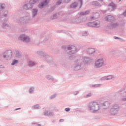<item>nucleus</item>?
Here are the masks:
<instances>
[{
    "mask_svg": "<svg viewBox=\"0 0 126 126\" xmlns=\"http://www.w3.org/2000/svg\"><path fill=\"white\" fill-rule=\"evenodd\" d=\"M71 0H64V2L67 3V2H69V1H70Z\"/></svg>",
    "mask_w": 126,
    "mask_h": 126,
    "instance_id": "nucleus-51",
    "label": "nucleus"
},
{
    "mask_svg": "<svg viewBox=\"0 0 126 126\" xmlns=\"http://www.w3.org/2000/svg\"><path fill=\"white\" fill-rule=\"evenodd\" d=\"M92 96V93H89L86 95H85V98H89Z\"/></svg>",
    "mask_w": 126,
    "mask_h": 126,
    "instance_id": "nucleus-43",
    "label": "nucleus"
},
{
    "mask_svg": "<svg viewBox=\"0 0 126 126\" xmlns=\"http://www.w3.org/2000/svg\"><path fill=\"white\" fill-rule=\"evenodd\" d=\"M64 111H65V112H69V111H70V108L67 107L64 109Z\"/></svg>",
    "mask_w": 126,
    "mask_h": 126,
    "instance_id": "nucleus-48",
    "label": "nucleus"
},
{
    "mask_svg": "<svg viewBox=\"0 0 126 126\" xmlns=\"http://www.w3.org/2000/svg\"><path fill=\"white\" fill-rule=\"evenodd\" d=\"M34 87H31L30 89L29 90V92L30 94H33V93L34 92Z\"/></svg>",
    "mask_w": 126,
    "mask_h": 126,
    "instance_id": "nucleus-35",
    "label": "nucleus"
},
{
    "mask_svg": "<svg viewBox=\"0 0 126 126\" xmlns=\"http://www.w3.org/2000/svg\"><path fill=\"white\" fill-rule=\"evenodd\" d=\"M16 63H18V60L14 59L12 60V63H11V65H15Z\"/></svg>",
    "mask_w": 126,
    "mask_h": 126,
    "instance_id": "nucleus-34",
    "label": "nucleus"
},
{
    "mask_svg": "<svg viewBox=\"0 0 126 126\" xmlns=\"http://www.w3.org/2000/svg\"><path fill=\"white\" fill-rule=\"evenodd\" d=\"M39 0H30L29 2L33 5V4H35L36 2H38Z\"/></svg>",
    "mask_w": 126,
    "mask_h": 126,
    "instance_id": "nucleus-36",
    "label": "nucleus"
},
{
    "mask_svg": "<svg viewBox=\"0 0 126 126\" xmlns=\"http://www.w3.org/2000/svg\"><path fill=\"white\" fill-rule=\"evenodd\" d=\"M107 80H111V79H113L115 78L114 75H108L106 76Z\"/></svg>",
    "mask_w": 126,
    "mask_h": 126,
    "instance_id": "nucleus-38",
    "label": "nucleus"
},
{
    "mask_svg": "<svg viewBox=\"0 0 126 126\" xmlns=\"http://www.w3.org/2000/svg\"><path fill=\"white\" fill-rule=\"evenodd\" d=\"M36 54L38 55L39 56H40V57H43V59L45 58V56H47V53L44 52V51H38L36 52Z\"/></svg>",
    "mask_w": 126,
    "mask_h": 126,
    "instance_id": "nucleus-25",
    "label": "nucleus"
},
{
    "mask_svg": "<svg viewBox=\"0 0 126 126\" xmlns=\"http://www.w3.org/2000/svg\"><path fill=\"white\" fill-rule=\"evenodd\" d=\"M6 5H7V4L0 3V16L1 14L0 11H2V10L5 9V8H6Z\"/></svg>",
    "mask_w": 126,
    "mask_h": 126,
    "instance_id": "nucleus-21",
    "label": "nucleus"
},
{
    "mask_svg": "<svg viewBox=\"0 0 126 126\" xmlns=\"http://www.w3.org/2000/svg\"><path fill=\"white\" fill-rule=\"evenodd\" d=\"M46 41H48V38H45L44 42H46Z\"/></svg>",
    "mask_w": 126,
    "mask_h": 126,
    "instance_id": "nucleus-59",
    "label": "nucleus"
},
{
    "mask_svg": "<svg viewBox=\"0 0 126 126\" xmlns=\"http://www.w3.org/2000/svg\"><path fill=\"white\" fill-rule=\"evenodd\" d=\"M57 95H58V94H57L55 93V94H52V95L50 96L49 98H50L51 100H52V99H55V98H56V97H57Z\"/></svg>",
    "mask_w": 126,
    "mask_h": 126,
    "instance_id": "nucleus-39",
    "label": "nucleus"
},
{
    "mask_svg": "<svg viewBox=\"0 0 126 126\" xmlns=\"http://www.w3.org/2000/svg\"><path fill=\"white\" fill-rule=\"evenodd\" d=\"M83 61L84 63L88 64L89 63H92V59H91V58L89 57H85L83 58Z\"/></svg>",
    "mask_w": 126,
    "mask_h": 126,
    "instance_id": "nucleus-17",
    "label": "nucleus"
},
{
    "mask_svg": "<svg viewBox=\"0 0 126 126\" xmlns=\"http://www.w3.org/2000/svg\"><path fill=\"white\" fill-rule=\"evenodd\" d=\"M64 120L63 119H60V120H59V122H60V123H63V122H64Z\"/></svg>",
    "mask_w": 126,
    "mask_h": 126,
    "instance_id": "nucleus-53",
    "label": "nucleus"
},
{
    "mask_svg": "<svg viewBox=\"0 0 126 126\" xmlns=\"http://www.w3.org/2000/svg\"><path fill=\"white\" fill-rule=\"evenodd\" d=\"M67 49L71 50V51L68 53V54L69 55V57L70 60H74V59H77L75 61L76 65L74 67V70L77 71V70L81 69V68L82 67V63H83L82 57H80L78 58L77 56H76L75 55H74V54L77 53V52L80 50V46L78 45L75 47L74 45H70L68 46Z\"/></svg>",
    "mask_w": 126,
    "mask_h": 126,
    "instance_id": "nucleus-1",
    "label": "nucleus"
},
{
    "mask_svg": "<svg viewBox=\"0 0 126 126\" xmlns=\"http://www.w3.org/2000/svg\"><path fill=\"white\" fill-rule=\"evenodd\" d=\"M108 10H110L112 11L114 9H116V4H115L113 2H111L110 4L108 5Z\"/></svg>",
    "mask_w": 126,
    "mask_h": 126,
    "instance_id": "nucleus-18",
    "label": "nucleus"
},
{
    "mask_svg": "<svg viewBox=\"0 0 126 126\" xmlns=\"http://www.w3.org/2000/svg\"><path fill=\"white\" fill-rule=\"evenodd\" d=\"M43 115L47 116V117H52L55 114L52 111H49L48 110L45 109L43 112Z\"/></svg>",
    "mask_w": 126,
    "mask_h": 126,
    "instance_id": "nucleus-14",
    "label": "nucleus"
},
{
    "mask_svg": "<svg viewBox=\"0 0 126 126\" xmlns=\"http://www.w3.org/2000/svg\"><path fill=\"white\" fill-rule=\"evenodd\" d=\"M114 39H115L116 40H121V38L120 37H118L117 36H114Z\"/></svg>",
    "mask_w": 126,
    "mask_h": 126,
    "instance_id": "nucleus-50",
    "label": "nucleus"
},
{
    "mask_svg": "<svg viewBox=\"0 0 126 126\" xmlns=\"http://www.w3.org/2000/svg\"><path fill=\"white\" fill-rule=\"evenodd\" d=\"M90 13V11L87 10L85 12H81L80 13V15H87Z\"/></svg>",
    "mask_w": 126,
    "mask_h": 126,
    "instance_id": "nucleus-32",
    "label": "nucleus"
},
{
    "mask_svg": "<svg viewBox=\"0 0 126 126\" xmlns=\"http://www.w3.org/2000/svg\"><path fill=\"white\" fill-rule=\"evenodd\" d=\"M122 15H124V16H126V10L123 13Z\"/></svg>",
    "mask_w": 126,
    "mask_h": 126,
    "instance_id": "nucleus-52",
    "label": "nucleus"
},
{
    "mask_svg": "<svg viewBox=\"0 0 126 126\" xmlns=\"http://www.w3.org/2000/svg\"><path fill=\"white\" fill-rule=\"evenodd\" d=\"M32 17L34 18L35 16H37V14L38 13V9L36 8H34L32 9Z\"/></svg>",
    "mask_w": 126,
    "mask_h": 126,
    "instance_id": "nucleus-23",
    "label": "nucleus"
},
{
    "mask_svg": "<svg viewBox=\"0 0 126 126\" xmlns=\"http://www.w3.org/2000/svg\"><path fill=\"white\" fill-rule=\"evenodd\" d=\"M94 27L95 28H100L101 27V23L99 21L94 22Z\"/></svg>",
    "mask_w": 126,
    "mask_h": 126,
    "instance_id": "nucleus-24",
    "label": "nucleus"
},
{
    "mask_svg": "<svg viewBox=\"0 0 126 126\" xmlns=\"http://www.w3.org/2000/svg\"><path fill=\"white\" fill-rule=\"evenodd\" d=\"M49 3V0H44L42 2H41L38 5V7L39 8H43L44 6H45V5H47Z\"/></svg>",
    "mask_w": 126,
    "mask_h": 126,
    "instance_id": "nucleus-12",
    "label": "nucleus"
},
{
    "mask_svg": "<svg viewBox=\"0 0 126 126\" xmlns=\"http://www.w3.org/2000/svg\"><path fill=\"white\" fill-rule=\"evenodd\" d=\"M88 32L87 31H84L82 32V36H88Z\"/></svg>",
    "mask_w": 126,
    "mask_h": 126,
    "instance_id": "nucleus-42",
    "label": "nucleus"
},
{
    "mask_svg": "<svg viewBox=\"0 0 126 126\" xmlns=\"http://www.w3.org/2000/svg\"><path fill=\"white\" fill-rule=\"evenodd\" d=\"M107 11H108V10H105L102 11L103 13H106V12H107Z\"/></svg>",
    "mask_w": 126,
    "mask_h": 126,
    "instance_id": "nucleus-56",
    "label": "nucleus"
},
{
    "mask_svg": "<svg viewBox=\"0 0 126 126\" xmlns=\"http://www.w3.org/2000/svg\"><path fill=\"white\" fill-rule=\"evenodd\" d=\"M15 57L19 59H20V58H21V54H20V52H19V51L18 50L16 51Z\"/></svg>",
    "mask_w": 126,
    "mask_h": 126,
    "instance_id": "nucleus-30",
    "label": "nucleus"
},
{
    "mask_svg": "<svg viewBox=\"0 0 126 126\" xmlns=\"http://www.w3.org/2000/svg\"><path fill=\"white\" fill-rule=\"evenodd\" d=\"M121 0H119V1H121Z\"/></svg>",
    "mask_w": 126,
    "mask_h": 126,
    "instance_id": "nucleus-63",
    "label": "nucleus"
},
{
    "mask_svg": "<svg viewBox=\"0 0 126 126\" xmlns=\"http://www.w3.org/2000/svg\"><path fill=\"white\" fill-rule=\"evenodd\" d=\"M125 25V23L123 22H116L111 24L112 29L117 28V27H123Z\"/></svg>",
    "mask_w": 126,
    "mask_h": 126,
    "instance_id": "nucleus-10",
    "label": "nucleus"
},
{
    "mask_svg": "<svg viewBox=\"0 0 126 126\" xmlns=\"http://www.w3.org/2000/svg\"><path fill=\"white\" fill-rule=\"evenodd\" d=\"M91 20H94V17H91Z\"/></svg>",
    "mask_w": 126,
    "mask_h": 126,
    "instance_id": "nucleus-57",
    "label": "nucleus"
},
{
    "mask_svg": "<svg viewBox=\"0 0 126 126\" xmlns=\"http://www.w3.org/2000/svg\"><path fill=\"white\" fill-rule=\"evenodd\" d=\"M43 59L46 61V62H48V63H51V62H53V58L49 56L48 54H47V53L46 56H45Z\"/></svg>",
    "mask_w": 126,
    "mask_h": 126,
    "instance_id": "nucleus-19",
    "label": "nucleus"
},
{
    "mask_svg": "<svg viewBox=\"0 0 126 126\" xmlns=\"http://www.w3.org/2000/svg\"><path fill=\"white\" fill-rule=\"evenodd\" d=\"M46 78L48 79V80H52V81H54L55 80V78L52 77V75H47L46 76Z\"/></svg>",
    "mask_w": 126,
    "mask_h": 126,
    "instance_id": "nucleus-31",
    "label": "nucleus"
},
{
    "mask_svg": "<svg viewBox=\"0 0 126 126\" xmlns=\"http://www.w3.org/2000/svg\"><path fill=\"white\" fill-rule=\"evenodd\" d=\"M4 67H5L4 66H3L2 65L0 64V68H4Z\"/></svg>",
    "mask_w": 126,
    "mask_h": 126,
    "instance_id": "nucleus-54",
    "label": "nucleus"
},
{
    "mask_svg": "<svg viewBox=\"0 0 126 126\" xmlns=\"http://www.w3.org/2000/svg\"><path fill=\"white\" fill-rule=\"evenodd\" d=\"M122 101H126V97H123L122 98Z\"/></svg>",
    "mask_w": 126,
    "mask_h": 126,
    "instance_id": "nucleus-55",
    "label": "nucleus"
},
{
    "mask_svg": "<svg viewBox=\"0 0 126 126\" xmlns=\"http://www.w3.org/2000/svg\"><path fill=\"white\" fill-rule=\"evenodd\" d=\"M28 17L25 16L22 18H16L14 19V21L17 23H18L19 25H24L26 23H28Z\"/></svg>",
    "mask_w": 126,
    "mask_h": 126,
    "instance_id": "nucleus-6",
    "label": "nucleus"
},
{
    "mask_svg": "<svg viewBox=\"0 0 126 126\" xmlns=\"http://www.w3.org/2000/svg\"><path fill=\"white\" fill-rule=\"evenodd\" d=\"M93 5H95V6H101V5L97 1H94L92 2Z\"/></svg>",
    "mask_w": 126,
    "mask_h": 126,
    "instance_id": "nucleus-33",
    "label": "nucleus"
},
{
    "mask_svg": "<svg viewBox=\"0 0 126 126\" xmlns=\"http://www.w3.org/2000/svg\"><path fill=\"white\" fill-rule=\"evenodd\" d=\"M99 1L102 2L103 1V0H98Z\"/></svg>",
    "mask_w": 126,
    "mask_h": 126,
    "instance_id": "nucleus-60",
    "label": "nucleus"
},
{
    "mask_svg": "<svg viewBox=\"0 0 126 126\" xmlns=\"http://www.w3.org/2000/svg\"><path fill=\"white\" fill-rule=\"evenodd\" d=\"M33 5L29 2L28 3H27L23 6V8L24 9H26V10H30V9L33 8Z\"/></svg>",
    "mask_w": 126,
    "mask_h": 126,
    "instance_id": "nucleus-13",
    "label": "nucleus"
},
{
    "mask_svg": "<svg viewBox=\"0 0 126 126\" xmlns=\"http://www.w3.org/2000/svg\"><path fill=\"white\" fill-rule=\"evenodd\" d=\"M69 22L77 24V23H80L81 22V20L79 17L73 18L70 20Z\"/></svg>",
    "mask_w": 126,
    "mask_h": 126,
    "instance_id": "nucleus-11",
    "label": "nucleus"
},
{
    "mask_svg": "<svg viewBox=\"0 0 126 126\" xmlns=\"http://www.w3.org/2000/svg\"><path fill=\"white\" fill-rule=\"evenodd\" d=\"M9 16L8 13H5L3 15V17L0 19V25L3 29H8L9 28V24L8 22Z\"/></svg>",
    "mask_w": 126,
    "mask_h": 126,
    "instance_id": "nucleus-3",
    "label": "nucleus"
},
{
    "mask_svg": "<svg viewBox=\"0 0 126 126\" xmlns=\"http://www.w3.org/2000/svg\"><path fill=\"white\" fill-rule=\"evenodd\" d=\"M55 8H56L55 6L52 7L50 9V11H53V10H55Z\"/></svg>",
    "mask_w": 126,
    "mask_h": 126,
    "instance_id": "nucleus-49",
    "label": "nucleus"
},
{
    "mask_svg": "<svg viewBox=\"0 0 126 126\" xmlns=\"http://www.w3.org/2000/svg\"><path fill=\"white\" fill-rule=\"evenodd\" d=\"M36 64L34 62L32 61H30L28 62V66L30 67H32V66H34Z\"/></svg>",
    "mask_w": 126,
    "mask_h": 126,
    "instance_id": "nucleus-28",
    "label": "nucleus"
},
{
    "mask_svg": "<svg viewBox=\"0 0 126 126\" xmlns=\"http://www.w3.org/2000/svg\"><path fill=\"white\" fill-rule=\"evenodd\" d=\"M79 92H80L79 91L74 92L73 93V95H74L75 96V95H77L78 94H79Z\"/></svg>",
    "mask_w": 126,
    "mask_h": 126,
    "instance_id": "nucleus-46",
    "label": "nucleus"
},
{
    "mask_svg": "<svg viewBox=\"0 0 126 126\" xmlns=\"http://www.w3.org/2000/svg\"><path fill=\"white\" fill-rule=\"evenodd\" d=\"M2 58L7 61H8V60H10V58L9 57L8 55L6 54L5 52L2 53Z\"/></svg>",
    "mask_w": 126,
    "mask_h": 126,
    "instance_id": "nucleus-29",
    "label": "nucleus"
},
{
    "mask_svg": "<svg viewBox=\"0 0 126 126\" xmlns=\"http://www.w3.org/2000/svg\"><path fill=\"white\" fill-rule=\"evenodd\" d=\"M106 27L108 28V29H112V24H107Z\"/></svg>",
    "mask_w": 126,
    "mask_h": 126,
    "instance_id": "nucleus-45",
    "label": "nucleus"
},
{
    "mask_svg": "<svg viewBox=\"0 0 126 126\" xmlns=\"http://www.w3.org/2000/svg\"><path fill=\"white\" fill-rule=\"evenodd\" d=\"M88 110L95 114L100 110V105L96 101H91L88 104Z\"/></svg>",
    "mask_w": 126,
    "mask_h": 126,
    "instance_id": "nucleus-2",
    "label": "nucleus"
},
{
    "mask_svg": "<svg viewBox=\"0 0 126 126\" xmlns=\"http://www.w3.org/2000/svg\"><path fill=\"white\" fill-rule=\"evenodd\" d=\"M88 26L90 27H94V22H89L87 24Z\"/></svg>",
    "mask_w": 126,
    "mask_h": 126,
    "instance_id": "nucleus-40",
    "label": "nucleus"
},
{
    "mask_svg": "<svg viewBox=\"0 0 126 126\" xmlns=\"http://www.w3.org/2000/svg\"><path fill=\"white\" fill-rule=\"evenodd\" d=\"M120 106L118 104H114L112 105L109 110V114L111 116H116L120 112Z\"/></svg>",
    "mask_w": 126,
    "mask_h": 126,
    "instance_id": "nucleus-4",
    "label": "nucleus"
},
{
    "mask_svg": "<svg viewBox=\"0 0 126 126\" xmlns=\"http://www.w3.org/2000/svg\"><path fill=\"white\" fill-rule=\"evenodd\" d=\"M6 54L9 56L10 59L12 57V51L11 50H8L5 52Z\"/></svg>",
    "mask_w": 126,
    "mask_h": 126,
    "instance_id": "nucleus-27",
    "label": "nucleus"
},
{
    "mask_svg": "<svg viewBox=\"0 0 126 126\" xmlns=\"http://www.w3.org/2000/svg\"><path fill=\"white\" fill-rule=\"evenodd\" d=\"M59 17V13H57L53 15V17H51V19H57Z\"/></svg>",
    "mask_w": 126,
    "mask_h": 126,
    "instance_id": "nucleus-37",
    "label": "nucleus"
},
{
    "mask_svg": "<svg viewBox=\"0 0 126 126\" xmlns=\"http://www.w3.org/2000/svg\"><path fill=\"white\" fill-rule=\"evenodd\" d=\"M43 59L46 61V62H48V63H51V62H53V58L49 56L48 54H47V53L46 56H45Z\"/></svg>",
    "mask_w": 126,
    "mask_h": 126,
    "instance_id": "nucleus-20",
    "label": "nucleus"
},
{
    "mask_svg": "<svg viewBox=\"0 0 126 126\" xmlns=\"http://www.w3.org/2000/svg\"><path fill=\"white\" fill-rule=\"evenodd\" d=\"M117 94H119L121 96H126V87L119 91Z\"/></svg>",
    "mask_w": 126,
    "mask_h": 126,
    "instance_id": "nucleus-15",
    "label": "nucleus"
},
{
    "mask_svg": "<svg viewBox=\"0 0 126 126\" xmlns=\"http://www.w3.org/2000/svg\"><path fill=\"white\" fill-rule=\"evenodd\" d=\"M105 66V60L103 58H99L94 62V67L95 68H101Z\"/></svg>",
    "mask_w": 126,
    "mask_h": 126,
    "instance_id": "nucleus-5",
    "label": "nucleus"
},
{
    "mask_svg": "<svg viewBox=\"0 0 126 126\" xmlns=\"http://www.w3.org/2000/svg\"><path fill=\"white\" fill-rule=\"evenodd\" d=\"M101 106L103 109L106 110L108 109L110 107V106H111V103H110L109 101H105L101 104Z\"/></svg>",
    "mask_w": 126,
    "mask_h": 126,
    "instance_id": "nucleus-16",
    "label": "nucleus"
},
{
    "mask_svg": "<svg viewBox=\"0 0 126 126\" xmlns=\"http://www.w3.org/2000/svg\"><path fill=\"white\" fill-rule=\"evenodd\" d=\"M100 80L103 81V80H107V76H104L103 77H102L100 79Z\"/></svg>",
    "mask_w": 126,
    "mask_h": 126,
    "instance_id": "nucleus-47",
    "label": "nucleus"
},
{
    "mask_svg": "<svg viewBox=\"0 0 126 126\" xmlns=\"http://www.w3.org/2000/svg\"><path fill=\"white\" fill-rule=\"evenodd\" d=\"M105 21H108V22H111V23H114L116 21V18L115 17L112 15H109L106 16L105 17Z\"/></svg>",
    "mask_w": 126,
    "mask_h": 126,
    "instance_id": "nucleus-9",
    "label": "nucleus"
},
{
    "mask_svg": "<svg viewBox=\"0 0 126 126\" xmlns=\"http://www.w3.org/2000/svg\"><path fill=\"white\" fill-rule=\"evenodd\" d=\"M1 73V70H0V74Z\"/></svg>",
    "mask_w": 126,
    "mask_h": 126,
    "instance_id": "nucleus-62",
    "label": "nucleus"
},
{
    "mask_svg": "<svg viewBox=\"0 0 126 126\" xmlns=\"http://www.w3.org/2000/svg\"><path fill=\"white\" fill-rule=\"evenodd\" d=\"M19 40L23 41V42H26V43H29L30 42V38L29 36L25 34H21L19 37Z\"/></svg>",
    "mask_w": 126,
    "mask_h": 126,
    "instance_id": "nucleus-7",
    "label": "nucleus"
},
{
    "mask_svg": "<svg viewBox=\"0 0 126 126\" xmlns=\"http://www.w3.org/2000/svg\"><path fill=\"white\" fill-rule=\"evenodd\" d=\"M102 86L101 84H96V85H92V87L94 88H97V87H101Z\"/></svg>",
    "mask_w": 126,
    "mask_h": 126,
    "instance_id": "nucleus-41",
    "label": "nucleus"
},
{
    "mask_svg": "<svg viewBox=\"0 0 126 126\" xmlns=\"http://www.w3.org/2000/svg\"><path fill=\"white\" fill-rule=\"evenodd\" d=\"M79 2H74L72 4L70 5L71 8H76V7H78V9H80L81 8V7L82 6V0H79Z\"/></svg>",
    "mask_w": 126,
    "mask_h": 126,
    "instance_id": "nucleus-8",
    "label": "nucleus"
},
{
    "mask_svg": "<svg viewBox=\"0 0 126 126\" xmlns=\"http://www.w3.org/2000/svg\"><path fill=\"white\" fill-rule=\"evenodd\" d=\"M41 106L39 104H35L32 106V110H40Z\"/></svg>",
    "mask_w": 126,
    "mask_h": 126,
    "instance_id": "nucleus-26",
    "label": "nucleus"
},
{
    "mask_svg": "<svg viewBox=\"0 0 126 126\" xmlns=\"http://www.w3.org/2000/svg\"><path fill=\"white\" fill-rule=\"evenodd\" d=\"M86 51L87 53L89 54V55H92L95 52V49L93 48H89Z\"/></svg>",
    "mask_w": 126,
    "mask_h": 126,
    "instance_id": "nucleus-22",
    "label": "nucleus"
},
{
    "mask_svg": "<svg viewBox=\"0 0 126 126\" xmlns=\"http://www.w3.org/2000/svg\"><path fill=\"white\" fill-rule=\"evenodd\" d=\"M63 2V0H59L56 2V5H60Z\"/></svg>",
    "mask_w": 126,
    "mask_h": 126,
    "instance_id": "nucleus-44",
    "label": "nucleus"
},
{
    "mask_svg": "<svg viewBox=\"0 0 126 126\" xmlns=\"http://www.w3.org/2000/svg\"><path fill=\"white\" fill-rule=\"evenodd\" d=\"M20 108H16L15 109V111H17L18 110H20Z\"/></svg>",
    "mask_w": 126,
    "mask_h": 126,
    "instance_id": "nucleus-58",
    "label": "nucleus"
},
{
    "mask_svg": "<svg viewBox=\"0 0 126 126\" xmlns=\"http://www.w3.org/2000/svg\"><path fill=\"white\" fill-rule=\"evenodd\" d=\"M37 126H41V125L38 124V125H37Z\"/></svg>",
    "mask_w": 126,
    "mask_h": 126,
    "instance_id": "nucleus-61",
    "label": "nucleus"
}]
</instances>
